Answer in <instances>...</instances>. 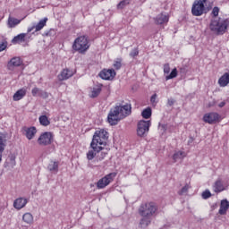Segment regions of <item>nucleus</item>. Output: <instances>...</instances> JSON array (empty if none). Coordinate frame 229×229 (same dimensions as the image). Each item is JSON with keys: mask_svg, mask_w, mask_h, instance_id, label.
<instances>
[{"mask_svg": "<svg viewBox=\"0 0 229 229\" xmlns=\"http://www.w3.org/2000/svg\"><path fill=\"white\" fill-rule=\"evenodd\" d=\"M205 4L207 0H195L191 8V13L195 17H199L205 13Z\"/></svg>", "mask_w": 229, "mask_h": 229, "instance_id": "423d86ee", "label": "nucleus"}, {"mask_svg": "<svg viewBox=\"0 0 229 229\" xmlns=\"http://www.w3.org/2000/svg\"><path fill=\"white\" fill-rule=\"evenodd\" d=\"M21 20L16 19L14 17H9L8 19L9 28H15V26H18V24H21Z\"/></svg>", "mask_w": 229, "mask_h": 229, "instance_id": "c85d7f7f", "label": "nucleus"}, {"mask_svg": "<svg viewBox=\"0 0 229 229\" xmlns=\"http://www.w3.org/2000/svg\"><path fill=\"white\" fill-rule=\"evenodd\" d=\"M155 22L156 24H167L169 22V16L160 13L155 18Z\"/></svg>", "mask_w": 229, "mask_h": 229, "instance_id": "412c9836", "label": "nucleus"}, {"mask_svg": "<svg viewBox=\"0 0 229 229\" xmlns=\"http://www.w3.org/2000/svg\"><path fill=\"white\" fill-rule=\"evenodd\" d=\"M106 152H101L100 156L98 157V160H103V158H105V157H106Z\"/></svg>", "mask_w": 229, "mask_h": 229, "instance_id": "a18cd8bd", "label": "nucleus"}, {"mask_svg": "<svg viewBox=\"0 0 229 229\" xmlns=\"http://www.w3.org/2000/svg\"><path fill=\"white\" fill-rule=\"evenodd\" d=\"M157 210L158 206L155 202H145L140 206L138 212L141 217H153Z\"/></svg>", "mask_w": 229, "mask_h": 229, "instance_id": "7ed1b4c3", "label": "nucleus"}, {"mask_svg": "<svg viewBox=\"0 0 229 229\" xmlns=\"http://www.w3.org/2000/svg\"><path fill=\"white\" fill-rule=\"evenodd\" d=\"M164 72L165 74H169V72H171V67L169 66V64H165L164 65Z\"/></svg>", "mask_w": 229, "mask_h": 229, "instance_id": "ea45409f", "label": "nucleus"}, {"mask_svg": "<svg viewBox=\"0 0 229 229\" xmlns=\"http://www.w3.org/2000/svg\"><path fill=\"white\" fill-rule=\"evenodd\" d=\"M143 218L140 221V228H148L151 225V216H142Z\"/></svg>", "mask_w": 229, "mask_h": 229, "instance_id": "a878e982", "label": "nucleus"}, {"mask_svg": "<svg viewBox=\"0 0 229 229\" xmlns=\"http://www.w3.org/2000/svg\"><path fill=\"white\" fill-rule=\"evenodd\" d=\"M228 208H229V201L227 199H223L220 203V208H219L218 214H220V216L226 215V212H228Z\"/></svg>", "mask_w": 229, "mask_h": 229, "instance_id": "6ab92c4d", "label": "nucleus"}, {"mask_svg": "<svg viewBox=\"0 0 229 229\" xmlns=\"http://www.w3.org/2000/svg\"><path fill=\"white\" fill-rule=\"evenodd\" d=\"M115 70L114 69H104L99 72V76L100 78H102V80H114V78H115Z\"/></svg>", "mask_w": 229, "mask_h": 229, "instance_id": "f8f14e48", "label": "nucleus"}, {"mask_svg": "<svg viewBox=\"0 0 229 229\" xmlns=\"http://www.w3.org/2000/svg\"><path fill=\"white\" fill-rule=\"evenodd\" d=\"M106 140H108V131L105 129H100L95 131L91 146H106Z\"/></svg>", "mask_w": 229, "mask_h": 229, "instance_id": "20e7f679", "label": "nucleus"}, {"mask_svg": "<svg viewBox=\"0 0 229 229\" xmlns=\"http://www.w3.org/2000/svg\"><path fill=\"white\" fill-rule=\"evenodd\" d=\"M123 59L118 58L116 61H114L113 67H114V69L116 71H119V69H121V67H123Z\"/></svg>", "mask_w": 229, "mask_h": 229, "instance_id": "c9c22d12", "label": "nucleus"}, {"mask_svg": "<svg viewBox=\"0 0 229 229\" xmlns=\"http://www.w3.org/2000/svg\"><path fill=\"white\" fill-rule=\"evenodd\" d=\"M27 92L28 90L26 89V88H22L17 90L13 97V101H21V99H22V98L26 96Z\"/></svg>", "mask_w": 229, "mask_h": 229, "instance_id": "a211bd4d", "label": "nucleus"}, {"mask_svg": "<svg viewBox=\"0 0 229 229\" xmlns=\"http://www.w3.org/2000/svg\"><path fill=\"white\" fill-rule=\"evenodd\" d=\"M131 114V105L126 104L124 106H116L114 109H111L107 121L111 126H115L121 119H124V117H128Z\"/></svg>", "mask_w": 229, "mask_h": 229, "instance_id": "f257e3e1", "label": "nucleus"}, {"mask_svg": "<svg viewBox=\"0 0 229 229\" xmlns=\"http://www.w3.org/2000/svg\"><path fill=\"white\" fill-rule=\"evenodd\" d=\"M185 152L178 151L175 152L173 156L174 162H178V160H182V158H184Z\"/></svg>", "mask_w": 229, "mask_h": 229, "instance_id": "2f4dec72", "label": "nucleus"}, {"mask_svg": "<svg viewBox=\"0 0 229 229\" xmlns=\"http://www.w3.org/2000/svg\"><path fill=\"white\" fill-rule=\"evenodd\" d=\"M6 49V43H0V53Z\"/></svg>", "mask_w": 229, "mask_h": 229, "instance_id": "37998d69", "label": "nucleus"}, {"mask_svg": "<svg viewBox=\"0 0 229 229\" xmlns=\"http://www.w3.org/2000/svg\"><path fill=\"white\" fill-rule=\"evenodd\" d=\"M90 148H91V149H89L87 153V159L94 160V158H96V155H98V153H101V151H103V147L98 146V145H94L92 147V143H90Z\"/></svg>", "mask_w": 229, "mask_h": 229, "instance_id": "9d476101", "label": "nucleus"}, {"mask_svg": "<svg viewBox=\"0 0 229 229\" xmlns=\"http://www.w3.org/2000/svg\"><path fill=\"white\" fill-rule=\"evenodd\" d=\"M139 55V48L136 47L134 49H132L130 53V56L131 58H137V55Z\"/></svg>", "mask_w": 229, "mask_h": 229, "instance_id": "58836bf2", "label": "nucleus"}, {"mask_svg": "<svg viewBox=\"0 0 229 229\" xmlns=\"http://www.w3.org/2000/svg\"><path fill=\"white\" fill-rule=\"evenodd\" d=\"M151 114H152L151 107H147L142 111L141 115L143 119H149V117H151Z\"/></svg>", "mask_w": 229, "mask_h": 229, "instance_id": "72a5a7b5", "label": "nucleus"}, {"mask_svg": "<svg viewBox=\"0 0 229 229\" xmlns=\"http://www.w3.org/2000/svg\"><path fill=\"white\" fill-rule=\"evenodd\" d=\"M54 135L51 131H45L41 133L37 140L38 146H49L53 144Z\"/></svg>", "mask_w": 229, "mask_h": 229, "instance_id": "6e6552de", "label": "nucleus"}, {"mask_svg": "<svg viewBox=\"0 0 229 229\" xmlns=\"http://www.w3.org/2000/svg\"><path fill=\"white\" fill-rule=\"evenodd\" d=\"M46 22H47V18L41 20L36 26L30 27L28 29V33H31L32 30L36 29L35 31H40L46 26Z\"/></svg>", "mask_w": 229, "mask_h": 229, "instance_id": "4be33fe9", "label": "nucleus"}, {"mask_svg": "<svg viewBox=\"0 0 229 229\" xmlns=\"http://www.w3.org/2000/svg\"><path fill=\"white\" fill-rule=\"evenodd\" d=\"M23 135L29 140H31L35 138V135H37V127L31 126V127H23L22 128Z\"/></svg>", "mask_w": 229, "mask_h": 229, "instance_id": "ddd939ff", "label": "nucleus"}, {"mask_svg": "<svg viewBox=\"0 0 229 229\" xmlns=\"http://www.w3.org/2000/svg\"><path fill=\"white\" fill-rule=\"evenodd\" d=\"M156 99H157V94H154V95L151 97V98H150L151 103H155Z\"/></svg>", "mask_w": 229, "mask_h": 229, "instance_id": "49530a36", "label": "nucleus"}, {"mask_svg": "<svg viewBox=\"0 0 229 229\" xmlns=\"http://www.w3.org/2000/svg\"><path fill=\"white\" fill-rule=\"evenodd\" d=\"M223 191H225V185H223V181L218 179L214 184V191L219 194V192H223Z\"/></svg>", "mask_w": 229, "mask_h": 229, "instance_id": "5701e85b", "label": "nucleus"}, {"mask_svg": "<svg viewBox=\"0 0 229 229\" xmlns=\"http://www.w3.org/2000/svg\"><path fill=\"white\" fill-rule=\"evenodd\" d=\"M175 101L173 98H169L167 101V105L168 106H173V105H174Z\"/></svg>", "mask_w": 229, "mask_h": 229, "instance_id": "c03bdc74", "label": "nucleus"}, {"mask_svg": "<svg viewBox=\"0 0 229 229\" xmlns=\"http://www.w3.org/2000/svg\"><path fill=\"white\" fill-rule=\"evenodd\" d=\"M102 90H103V84H99L97 87L93 88L89 97L94 99V98H98V96H99V94H101Z\"/></svg>", "mask_w": 229, "mask_h": 229, "instance_id": "b1692460", "label": "nucleus"}, {"mask_svg": "<svg viewBox=\"0 0 229 229\" xmlns=\"http://www.w3.org/2000/svg\"><path fill=\"white\" fill-rule=\"evenodd\" d=\"M58 165H59L58 162L51 161L47 166V169L48 171H50V173H54L55 174H56V173H58Z\"/></svg>", "mask_w": 229, "mask_h": 229, "instance_id": "cd10ccee", "label": "nucleus"}, {"mask_svg": "<svg viewBox=\"0 0 229 229\" xmlns=\"http://www.w3.org/2000/svg\"><path fill=\"white\" fill-rule=\"evenodd\" d=\"M189 192V184H185L184 187L178 192L179 196H183V194H187Z\"/></svg>", "mask_w": 229, "mask_h": 229, "instance_id": "e433bc0d", "label": "nucleus"}, {"mask_svg": "<svg viewBox=\"0 0 229 229\" xmlns=\"http://www.w3.org/2000/svg\"><path fill=\"white\" fill-rule=\"evenodd\" d=\"M31 94L34 98H37V96H38V98H44V99L48 98L47 92L43 91L38 88L32 89Z\"/></svg>", "mask_w": 229, "mask_h": 229, "instance_id": "aec40b11", "label": "nucleus"}, {"mask_svg": "<svg viewBox=\"0 0 229 229\" xmlns=\"http://www.w3.org/2000/svg\"><path fill=\"white\" fill-rule=\"evenodd\" d=\"M74 51L79 53H85L89 49V38L87 36H81L77 38L72 46Z\"/></svg>", "mask_w": 229, "mask_h": 229, "instance_id": "39448f33", "label": "nucleus"}, {"mask_svg": "<svg viewBox=\"0 0 229 229\" xmlns=\"http://www.w3.org/2000/svg\"><path fill=\"white\" fill-rule=\"evenodd\" d=\"M21 64L22 59H21V57H13L8 62L7 69H9V71H13L15 67H21Z\"/></svg>", "mask_w": 229, "mask_h": 229, "instance_id": "2eb2a0df", "label": "nucleus"}, {"mask_svg": "<svg viewBox=\"0 0 229 229\" xmlns=\"http://www.w3.org/2000/svg\"><path fill=\"white\" fill-rule=\"evenodd\" d=\"M22 219L27 225H33V215L31 213H25Z\"/></svg>", "mask_w": 229, "mask_h": 229, "instance_id": "c756f323", "label": "nucleus"}, {"mask_svg": "<svg viewBox=\"0 0 229 229\" xmlns=\"http://www.w3.org/2000/svg\"><path fill=\"white\" fill-rule=\"evenodd\" d=\"M225 105H226V102L223 101V102H221V103L218 105V106H219V108H223V106H225Z\"/></svg>", "mask_w": 229, "mask_h": 229, "instance_id": "de8ad7c7", "label": "nucleus"}, {"mask_svg": "<svg viewBox=\"0 0 229 229\" xmlns=\"http://www.w3.org/2000/svg\"><path fill=\"white\" fill-rule=\"evenodd\" d=\"M72 76H74V72L69 68H65L58 75V80L59 81H64L65 80H69Z\"/></svg>", "mask_w": 229, "mask_h": 229, "instance_id": "4468645a", "label": "nucleus"}, {"mask_svg": "<svg viewBox=\"0 0 229 229\" xmlns=\"http://www.w3.org/2000/svg\"><path fill=\"white\" fill-rule=\"evenodd\" d=\"M104 89L106 90V92H107V94H110V88L105 87Z\"/></svg>", "mask_w": 229, "mask_h": 229, "instance_id": "09e8293b", "label": "nucleus"}, {"mask_svg": "<svg viewBox=\"0 0 229 229\" xmlns=\"http://www.w3.org/2000/svg\"><path fill=\"white\" fill-rule=\"evenodd\" d=\"M159 128H161V130H163L164 132H165L167 131V124H159Z\"/></svg>", "mask_w": 229, "mask_h": 229, "instance_id": "79ce46f5", "label": "nucleus"}, {"mask_svg": "<svg viewBox=\"0 0 229 229\" xmlns=\"http://www.w3.org/2000/svg\"><path fill=\"white\" fill-rule=\"evenodd\" d=\"M229 83V73L225 72L221 78L218 80V85L221 87H226Z\"/></svg>", "mask_w": 229, "mask_h": 229, "instance_id": "393cba45", "label": "nucleus"}, {"mask_svg": "<svg viewBox=\"0 0 229 229\" xmlns=\"http://www.w3.org/2000/svg\"><path fill=\"white\" fill-rule=\"evenodd\" d=\"M229 19L216 18L209 24V30L216 35H225L228 30Z\"/></svg>", "mask_w": 229, "mask_h": 229, "instance_id": "f03ea898", "label": "nucleus"}, {"mask_svg": "<svg viewBox=\"0 0 229 229\" xmlns=\"http://www.w3.org/2000/svg\"><path fill=\"white\" fill-rule=\"evenodd\" d=\"M212 197V193H210V191L206 190L205 191L202 192V198L203 199H208V198Z\"/></svg>", "mask_w": 229, "mask_h": 229, "instance_id": "4c0bfd02", "label": "nucleus"}, {"mask_svg": "<svg viewBox=\"0 0 229 229\" xmlns=\"http://www.w3.org/2000/svg\"><path fill=\"white\" fill-rule=\"evenodd\" d=\"M131 3V0H123L117 4V10H123L128 4Z\"/></svg>", "mask_w": 229, "mask_h": 229, "instance_id": "473e14b6", "label": "nucleus"}, {"mask_svg": "<svg viewBox=\"0 0 229 229\" xmlns=\"http://www.w3.org/2000/svg\"><path fill=\"white\" fill-rule=\"evenodd\" d=\"M12 42L13 44H21V42H26V33H21L14 37Z\"/></svg>", "mask_w": 229, "mask_h": 229, "instance_id": "bb28decb", "label": "nucleus"}, {"mask_svg": "<svg viewBox=\"0 0 229 229\" xmlns=\"http://www.w3.org/2000/svg\"><path fill=\"white\" fill-rule=\"evenodd\" d=\"M28 205V199L24 198H18L13 202V207L17 210H21V208H24Z\"/></svg>", "mask_w": 229, "mask_h": 229, "instance_id": "f3484780", "label": "nucleus"}, {"mask_svg": "<svg viewBox=\"0 0 229 229\" xmlns=\"http://www.w3.org/2000/svg\"><path fill=\"white\" fill-rule=\"evenodd\" d=\"M178 76V70L176 68L173 69L171 73L165 77V80H173Z\"/></svg>", "mask_w": 229, "mask_h": 229, "instance_id": "f704fd0d", "label": "nucleus"}, {"mask_svg": "<svg viewBox=\"0 0 229 229\" xmlns=\"http://www.w3.org/2000/svg\"><path fill=\"white\" fill-rule=\"evenodd\" d=\"M115 176H117V173L113 172L102 177L97 182V189H105V187H108V185L115 180Z\"/></svg>", "mask_w": 229, "mask_h": 229, "instance_id": "0eeeda50", "label": "nucleus"}, {"mask_svg": "<svg viewBox=\"0 0 229 229\" xmlns=\"http://www.w3.org/2000/svg\"><path fill=\"white\" fill-rule=\"evenodd\" d=\"M211 13L214 17H217L219 15V7H214Z\"/></svg>", "mask_w": 229, "mask_h": 229, "instance_id": "a19ab883", "label": "nucleus"}, {"mask_svg": "<svg viewBox=\"0 0 229 229\" xmlns=\"http://www.w3.org/2000/svg\"><path fill=\"white\" fill-rule=\"evenodd\" d=\"M149 126H151V121L141 120L138 123L137 133L139 137H144L149 131Z\"/></svg>", "mask_w": 229, "mask_h": 229, "instance_id": "1a4fd4ad", "label": "nucleus"}, {"mask_svg": "<svg viewBox=\"0 0 229 229\" xmlns=\"http://www.w3.org/2000/svg\"><path fill=\"white\" fill-rule=\"evenodd\" d=\"M204 123H208V124H214V123H217L219 121V114L217 113H208L203 116Z\"/></svg>", "mask_w": 229, "mask_h": 229, "instance_id": "9b49d317", "label": "nucleus"}, {"mask_svg": "<svg viewBox=\"0 0 229 229\" xmlns=\"http://www.w3.org/2000/svg\"><path fill=\"white\" fill-rule=\"evenodd\" d=\"M6 148V135L0 133V164L3 162V153Z\"/></svg>", "mask_w": 229, "mask_h": 229, "instance_id": "dca6fc26", "label": "nucleus"}, {"mask_svg": "<svg viewBox=\"0 0 229 229\" xmlns=\"http://www.w3.org/2000/svg\"><path fill=\"white\" fill-rule=\"evenodd\" d=\"M39 123L41 126H49L51 124V122L49 121V118H47V115L39 116Z\"/></svg>", "mask_w": 229, "mask_h": 229, "instance_id": "7c9ffc66", "label": "nucleus"}]
</instances>
